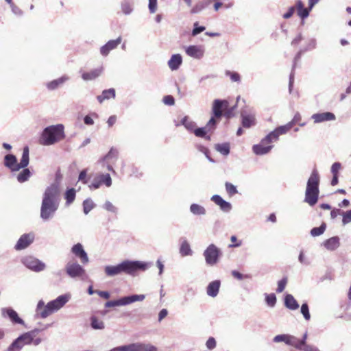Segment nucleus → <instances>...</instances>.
I'll use <instances>...</instances> for the list:
<instances>
[{"label":"nucleus","mask_w":351,"mask_h":351,"mask_svg":"<svg viewBox=\"0 0 351 351\" xmlns=\"http://www.w3.org/2000/svg\"><path fill=\"white\" fill-rule=\"evenodd\" d=\"M180 125L184 126V128L190 132H193L196 128V123L192 121L189 117L185 116L183 117L180 123H176V126H180Z\"/></svg>","instance_id":"obj_26"},{"label":"nucleus","mask_w":351,"mask_h":351,"mask_svg":"<svg viewBox=\"0 0 351 351\" xmlns=\"http://www.w3.org/2000/svg\"><path fill=\"white\" fill-rule=\"evenodd\" d=\"M182 63V58L180 54H173L168 61V66L171 71H176L179 69Z\"/></svg>","instance_id":"obj_25"},{"label":"nucleus","mask_w":351,"mask_h":351,"mask_svg":"<svg viewBox=\"0 0 351 351\" xmlns=\"http://www.w3.org/2000/svg\"><path fill=\"white\" fill-rule=\"evenodd\" d=\"M87 169H83L79 175L78 180L82 182L83 184H87L88 180L86 179Z\"/></svg>","instance_id":"obj_63"},{"label":"nucleus","mask_w":351,"mask_h":351,"mask_svg":"<svg viewBox=\"0 0 351 351\" xmlns=\"http://www.w3.org/2000/svg\"><path fill=\"white\" fill-rule=\"evenodd\" d=\"M302 351H319V350L313 346V345H309V344H305V345H303L302 347Z\"/></svg>","instance_id":"obj_64"},{"label":"nucleus","mask_w":351,"mask_h":351,"mask_svg":"<svg viewBox=\"0 0 351 351\" xmlns=\"http://www.w3.org/2000/svg\"><path fill=\"white\" fill-rule=\"evenodd\" d=\"M307 337H308V335H307V332H306L302 338L301 339H298L297 337H296V349H298V350H302V347L303 345H305L306 343V339H307Z\"/></svg>","instance_id":"obj_53"},{"label":"nucleus","mask_w":351,"mask_h":351,"mask_svg":"<svg viewBox=\"0 0 351 351\" xmlns=\"http://www.w3.org/2000/svg\"><path fill=\"white\" fill-rule=\"evenodd\" d=\"M228 107V102L227 100L215 99L213 104V113L215 117L220 118L223 114V111H225Z\"/></svg>","instance_id":"obj_16"},{"label":"nucleus","mask_w":351,"mask_h":351,"mask_svg":"<svg viewBox=\"0 0 351 351\" xmlns=\"http://www.w3.org/2000/svg\"><path fill=\"white\" fill-rule=\"evenodd\" d=\"M115 95V90L112 88L103 90L101 95L97 96V99L99 103H102L106 99L114 98Z\"/></svg>","instance_id":"obj_33"},{"label":"nucleus","mask_w":351,"mask_h":351,"mask_svg":"<svg viewBox=\"0 0 351 351\" xmlns=\"http://www.w3.org/2000/svg\"><path fill=\"white\" fill-rule=\"evenodd\" d=\"M118 155V152L117 150L114 149H111L109 152L102 158L103 161L109 160L110 158H117Z\"/></svg>","instance_id":"obj_57"},{"label":"nucleus","mask_w":351,"mask_h":351,"mask_svg":"<svg viewBox=\"0 0 351 351\" xmlns=\"http://www.w3.org/2000/svg\"><path fill=\"white\" fill-rule=\"evenodd\" d=\"M341 167V165L339 162H336L332 164L331 167V173L332 175H338L339 171Z\"/></svg>","instance_id":"obj_62"},{"label":"nucleus","mask_w":351,"mask_h":351,"mask_svg":"<svg viewBox=\"0 0 351 351\" xmlns=\"http://www.w3.org/2000/svg\"><path fill=\"white\" fill-rule=\"evenodd\" d=\"M190 212L194 215H205L206 213V208L197 204H192L190 206Z\"/></svg>","instance_id":"obj_35"},{"label":"nucleus","mask_w":351,"mask_h":351,"mask_svg":"<svg viewBox=\"0 0 351 351\" xmlns=\"http://www.w3.org/2000/svg\"><path fill=\"white\" fill-rule=\"evenodd\" d=\"M215 118V117H211L205 126L209 132L214 130L216 128L217 121Z\"/></svg>","instance_id":"obj_50"},{"label":"nucleus","mask_w":351,"mask_h":351,"mask_svg":"<svg viewBox=\"0 0 351 351\" xmlns=\"http://www.w3.org/2000/svg\"><path fill=\"white\" fill-rule=\"evenodd\" d=\"M221 282L219 280H214L210 282L206 288V293L208 296L215 298L219 291Z\"/></svg>","instance_id":"obj_24"},{"label":"nucleus","mask_w":351,"mask_h":351,"mask_svg":"<svg viewBox=\"0 0 351 351\" xmlns=\"http://www.w3.org/2000/svg\"><path fill=\"white\" fill-rule=\"evenodd\" d=\"M278 134L276 130L268 134L263 139H262L263 143H271L274 141L278 140Z\"/></svg>","instance_id":"obj_40"},{"label":"nucleus","mask_w":351,"mask_h":351,"mask_svg":"<svg viewBox=\"0 0 351 351\" xmlns=\"http://www.w3.org/2000/svg\"><path fill=\"white\" fill-rule=\"evenodd\" d=\"M60 195L59 186L56 183L45 189L40 210V217L43 221H48L54 217L60 205Z\"/></svg>","instance_id":"obj_1"},{"label":"nucleus","mask_w":351,"mask_h":351,"mask_svg":"<svg viewBox=\"0 0 351 351\" xmlns=\"http://www.w3.org/2000/svg\"><path fill=\"white\" fill-rule=\"evenodd\" d=\"M65 205L70 206L75 200L76 197V191L73 188L67 189L64 193Z\"/></svg>","instance_id":"obj_34"},{"label":"nucleus","mask_w":351,"mask_h":351,"mask_svg":"<svg viewBox=\"0 0 351 351\" xmlns=\"http://www.w3.org/2000/svg\"><path fill=\"white\" fill-rule=\"evenodd\" d=\"M265 302L270 307H274L276 304V296L274 293L265 294Z\"/></svg>","instance_id":"obj_46"},{"label":"nucleus","mask_w":351,"mask_h":351,"mask_svg":"<svg viewBox=\"0 0 351 351\" xmlns=\"http://www.w3.org/2000/svg\"><path fill=\"white\" fill-rule=\"evenodd\" d=\"M91 324L92 328L94 329L101 330V329H104L105 327L104 323L102 321L99 320L95 317H91V324Z\"/></svg>","instance_id":"obj_45"},{"label":"nucleus","mask_w":351,"mask_h":351,"mask_svg":"<svg viewBox=\"0 0 351 351\" xmlns=\"http://www.w3.org/2000/svg\"><path fill=\"white\" fill-rule=\"evenodd\" d=\"M34 240V234L32 233L24 234L18 240L14 248L21 250L27 248Z\"/></svg>","instance_id":"obj_15"},{"label":"nucleus","mask_w":351,"mask_h":351,"mask_svg":"<svg viewBox=\"0 0 351 351\" xmlns=\"http://www.w3.org/2000/svg\"><path fill=\"white\" fill-rule=\"evenodd\" d=\"M70 294L59 295L55 300L49 301L47 304L43 300L38 302L35 310V317L45 319L55 312L61 309L70 300Z\"/></svg>","instance_id":"obj_3"},{"label":"nucleus","mask_w":351,"mask_h":351,"mask_svg":"<svg viewBox=\"0 0 351 351\" xmlns=\"http://www.w3.org/2000/svg\"><path fill=\"white\" fill-rule=\"evenodd\" d=\"M301 313L303 315L304 319L306 320H309L311 318V315L309 313L308 306L306 303H304L301 306Z\"/></svg>","instance_id":"obj_49"},{"label":"nucleus","mask_w":351,"mask_h":351,"mask_svg":"<svg viewBox=\"0 0 351 351\" xmlns=\"http://www.w3.org/2000/svg\"><path fill=\"white\" fill-rule=\"evenodd\" d=\"M325 230H326V224L322 223L319 227H315V228H312L311 230V234L313 237H317V236L322 234L324 232Z\"/></svg>","instance_id":"obj_44"},{"label":"nucleus","mask_w":351,"mask_h":351,"mask_svg":"<svg viewBox=\"0 0 351 351\" xmlns=\"http://www.w3.org/2000/svg\"><path fill=\"white\" fill-rule=\"evenodd\" d=\"M299 262L304 265H309V260L304 256L303 251H301L298 256Z\"/></svg>","instance_id":"obj_59"},{"label":"nucleus","mask_w":351,"mask_h":351,"mask_svg":"<svg viewBox=\"0 0 351 351\" xmlns=\"http://www.w3.org/2000/svg\"><path fill=\"white\" fill-rule=\"evenodd\" d=\"M148 8L150 13H155L157 9V0H149Z\"/></svg>","instance_id":"obj_60"},{"label":"nucleus","mask_w":351,"mask_h":351,"mask_svg":"<svg viewBox=\"0 0 351 351\" xmlns=\"http://www.w3.org/2000/svg\"><path fill=\"white\" fill-rule=\"evenodd\" d=\"M269 143H263L262 141L252 147L254 153L256 155H265L269 153L272 149V145H267Z\"/></svg>","instance_id":"obj_23"},{"label":"nucleus","mask_w":351,"mask_h":351,"mask_svg":"<svg viewBox=\"0 0 351 351\" xmlns=\"http://www.w3.org/2000/svg\"><path fill=\"white\" fill-rule=\"evenodd\" d=\"M215 149L222 155L227 156L230 153V144L228 143L216 144Z\"/></svg>","instance_id":"obj_39"},{"label":"nucleus","mask_w":351,"mask_h":351,"mask_svg":"<svg viewBox=\"0 0 351 351\" xmlns=\"http://www.w3.org/2000/svg\"><path fill=\"white\" fill-rule=\"evenodd\" d=\"M121 38L119 37L116 40H110L100 49V53L102 56H106L108 55L110 51L114 49H116L117 46L121 43Z\"/></svg>","instance_id":"obj_22"},{"label":"nucleus","mask_w":351,"mask_h":351,"mask_svg":"<svg viewBox=\"0 0 351 351\" xmlns=\"http://www.w3.org/2000/svg\"><path fill=\"white\" fill-rule=\"evenodd\" d=\"M311 119L315 123H322L324 121H335L336 119L335 115L330 112L316 113L311 116Z\"/></svg>","instance_id":"obj_20"},{"label":"nucleus","mask_w":351,"mask_h":351,"mask_svg":"<svg viewBox=\"0 0 351 351\" xmlns=\"http://www.w3.org/2000/svg\"><path fill=\"white\" fill-rule=\"evenodd\" d=\"M208 350H213L216 347V341L214 337H209L206 343Z\"/></svg>","instance_id":"obj_61"},{"label":"nucleus","mask_w":351,"mask_h":351,"mask_svg":"<svg viewBox=\"0 0 351 351\" xmlns=\"http://www.w3.org/2000/svg\"><path fill=\"white\" fill-rule=\"evenodd\" d=\"M1 313L3 316L7 315L13 323L24 325V321L19 317L18 313L14 309L3 308Z\"/></svg>","instance_id":"obj_21"},{"label":"nucleus","mask_w":351,"mask_h":351,"mask_svg":"<svg viewBox=\"0 0 351 351\" xmlns=\"http://www.w3.org/2000/svg\"><path fill=\"white\" fill-rule=\"evenodd\" d=\"M156 346L150 343H133L114 348L109 351H157Z\"/></svg>","instance_id":"obj_8"},{"label":"nucleus","mask_w":351,"mask_h":351,"mask_svg":"<svg viewBox=\"0 0 351 351\" xmlns=\"http://www.w3.org/2000/svg\"><path fill=\"white\" fill-rule=\"evenodd\" d=\"M29 162V147L27 146L24 147L23 149L22 157L19 163H17L16 157L13 154H8L4 158L5 166L10 169L12 171H17L21 168L27 167Z\"/></svg>","instance_id":"obj_6"},{"label":"nucleus","mask_w":351,"mask_h":351,"mask_svg":"<svg viewBox=\"0 0 351 351\" xmlns=\"http://www.w3.org/2000/svg\"><path fill=\"white\" fill-rule=\"evenodd\" d=\"M310 10L309 7L308 8L304 7L301 10H298V14L301 19H304L308 16Z\"/></svg>","instance_id":"obj_56"},{"label":"nucleus","mask_w":351,"mask_h":351,"mask_svg":"<svg viewBox=\"0 0 351 351\" xmlns=\"http://www.w3.org/2000/svg\"><path fill=\"white\" fill-rule=\"evenodd\" d=\"M152 266V262L126 260L117 265L106 266L104 270L108 276H114L121 273L134 276L137 271H146Z\"/></svg>","instance_id":"obj_2"},{"label":"nucleus","mask_w":351,"mask_h":351,"mask_svg":"<svg viewBox=\"0 0 351 351\" xmlns=\"http://www.w3.org/2000/svg\"><path fill=\"white\" fill-rule=\"evenodd\" d=\"M186 53L193 58L201 59L204 54V50L202 46L190 45L185 49Z\"/></svg>","instance_id":"obj_18"},{"label":"nucleus","mask_w":351,"mask_h":351,"mask_svg":"<svg viewBox=\"0 0 351 351\" xmlns=\"http://www.w3.org/2000/svg\"><path fill=\"white\" fill-rule=\"evenodd\" d=\"M209 5V2L206 1H202L196 3L191 10V14H198L201 12L203 10L208 7Z\"/></svg>","instance_id":"obj_38"},{"label":"nucleus","mask_w":351,"mask_h":351,"mask_svg":"<svg viewBox=\"0 0 351 351\" xmlns=\"http://www.w3.org/2000/svg\"><path fill=\"white\" fill-rule=\"evenodd\" d=\"M206 263L208 265L213 266L217 263L220 256H221V252L214 244H210L207 248L204 250L203 254Z\"/></svg>","instance_id":"obj_9"},{"label":"nucleus","mask_w":351,"mask_h":351,"mask_svg":"<svg viewBox=\"0 0 351 351\" xmlns=\"http://www.w3.org/2000/svg\"><path fill=\"white\" fill-rule=\"evenodd\" d=\"M241 124L245 128L256 125V114L254 109L245 107L241 110Z\"/></svg>","instance_id":"obj_10"},{"label":"nucleus","mask_w":351,"mask_h":351,"mask_svg":"<svg viewBox=\"0 0 351 351\" xmlns=\"http://www.w3.org/2000/svg\"><path fill=\"white\" fill-rule=\"evenodd\" d=\"M71 251L76 257L80 258L82 264H87L89 262L88 254L81 243L75 244L71 247Z\"/></svg>","instance_id":"obj_14"},{"label":"nucleus","mask_w":351,"mask_h":351,"mask_svg":"<svg viewBox=\"0 0 351 351\" xmlns=\"http://www.w3.org/2000/svg\"><path fill=\"white\" fill-rule=\"evenodd\" d=\"M319 176L316 169H314L306 184L304 202L310 206H314L318 200L319 196Z\"/></svg>","instance_id":"obj_5"},{"label":"nucleus","mask_w":351,"mask_h":351,"mask_svg":"<svg viewBox=\"0 0 351 351\" xmlns=\"http://www.w3.org/2000/svg\"><path fill=\"white\" fill-rule=\"evenodd\" d=\"M65 271L71 278H82L85 275V269L76 262H68L65 266Z\"/></svg>","instance_id":"obj_11"},{"label":"nucleus","mask_w":351,"mask_h":351,"mask_svg":"<svg viewBox=\"0 0 351 351\" xmlns=\"http://www.w3.org/2000/svg\"><path fill=\"white\" fill-rule=\"evenodd\" d=\"M101 184H105L107 187H110L112 185V179L110 174L102 173L95 177L93 182L89 185V188L97 189H99Z\"/></svg>","instance_id":"obj_13"},{"label":"nucleus","mask_w":351,"mask_h":351,"mask_svg":"<svg viewBox=\"0 0 351 351\" xmlns=\"http://www.w3.org/2000/svg\"><path fill=\"white\" fill-rule=\"evenodd\" d=\"M145 298V295L143 294H134L128 296H124L119 298L118 300L108 301L105 304V307L112 308L114 306H126L135 302H141L144 300Z\"/></svg>","instance_id":"obj_7"},{"label":"nucleus","mask_w":351,"mask_h":351,"mask_svg":"<svg viewBox=\"0 0 351 351\" xmlns=\"http://www.w3.org/2000/svg\"><path fill=\"white\" fill-rule=\"evenodd\" d=\"M23 169L17 175V180L20 183H23L29 180L32 176L30 170L26 167L23 168Z\"/></svg>","instance_id":"obj_36"},{"label":"nucleus","mask_w":351,"mask_h":351,"mask_svg":"<svg viewBox=\"0 0 351 351\" xmlns=\"http://www.w3.org/2000/svg\"><path fill=\"white\" fill-rule=\"evenodd\" d=\"M179 252L182 256H191L193 254V251L191 248V246L189 242L183 239L180 246Z\"/></svg>","instance_id":"obj_28"},{"label":"nucleus","mask_w":351,"mask_h":351,"mask_svg":"<svg viewBox=\"0 0 351 351\" xmlns=\"http://www.w3.org/2000/svg\"><path fill=\"white\" fill-rule=\"evenodd\" d=\"M324 245L328 250H335L339 246V239L338 237H331L324 242Z\"/></svg>","instance_id":"obj_31"},{"label":"nucleus","mask_w":351,"mask_h":351,"mask_svg":"<svg viewBox=\"0 0 351 351\" xmlns=\"http://www.w3.org/2000/svg\"><path fill=\"white\" fill-rule=\"evenodd\" d=\"M95 206V203L90 198H87L83 202V211L85 215L89 213V212L93 209Z\"/></svg>","instance_id":"obj_41"},{"label":"nucleus","mask_w":351,"mask_h":351,"mask_svg":"<svg viewBox=\"0 0 351 351\" xmlns=\"http://www.w3.org/2000/svg\"><path fill=\"white\" fill-rule=\"evenodd\" d=\"M23 348V345L21 344L20 341H19L18 338H16L8 347L6 351H21Z\"/></svg>","instance_id":"obj_43"},{"label":"nucleus","mask_w":351,"mask_h":351,"mask_svg":"<svg viewBox=\"0 0 351 351\" xmlns=\"http://www.w3.org/2000/svg\"><path fill=\"white\" fill-rule=\"evenodd\" d=\"M211 200L219 206L220 209L224 213H229L232 208V204L224 200L220 195H214L211 197Z\"/></svg>","instance_id":"obj_19"},{"label":"nucleus","mask_w":351,"mask_h":351,"mask_svg":"<svg viewBox=\"0 0 351 351\" xmlns=\"http://www.w3.org/2000/svg\"><path fill=\"white\" fill-rule=\"evenodd\" d=\"M102 72L101 68L95 69L90 72H85L82 75V77L85 81L93 80L99 77Z\"/></svg>","instance_id":"obj_29"},{"label":"nucleus","mask_w":351,"mask_h":351,"mask_svg":"<svg viewBox=\"0 0 351 351\" xmlns=\"http://www.w3.org/2000/svg\"><path fill=\"white\" fill-rule=\"evenodd\" d=\"M343 213L342 223L343 225L348 224L351 222V209L346 212Z\"/></svg>","instance_id":"obj_55"},{"label":"nucleus","mask_w":351,"mask_h":351,"mask_svg":"<svg viewBox=\"0 0 351 351\" xmlns=\"http://www.w3.org/2000/svg\"><path fill=\"white\" fill-rule=\"evenodd\" d=\"M209 132V131L206 129V127L197 128L195 129L193 133L197 137H204L207 140L210 139V136H206V133Z\"/></svg>","instance_id":"obj_42"},{"label":"nucleus","mask_w":351,"mask_h":351,"mask_svg":"<svg viewBox=\"0 0 351 351\" xmlns=\"http://www.w3.org/2000/svg\"><path fill=\"white\" fill-rule=\"evenodd\" d=\"M64 138V126L62 124L50 125L44 129L40 139L43 145H53Z\"/></svg>","instance_id":"obj_4"},{"label":"nucleus","mask_w":351,"mask_h":351,"mask_svg":"<svg viewBox=\"0 0 351 351\" xmlns=\"http://www.w3.org/2000/svg\"><path fill=\"white\" fill-rule=\"evenodd\" d=\"M24 265L32 271L40 272L45 269L46 265L34 256H26L23 259Z\"/></svg>","instance_id":"obj_12"},{"label":"nucleus","mask_w":351,"mask_h":351,"mask_svg":"<svg viewBox=\"0 0 351 351\" xmlns=\"http://www.w3.org/2000/svg\"><path fill=\"white\" fill-rule=\"evenodd\" d=\"M225 187L226 192L230 196H233L234 195L237 194L238 193V191L237 189V187L230 182H226Z\"/></svg>","instance_id":"obj_47"},{"label":"nucleus","mask_w":351,"mask_h":351,"mask_svg":"<svg viewBox=\"0 0 351 351\" xmlns=\"http://www.w3.org/2000/svg\"><path fill=\"white\" fill-rule=\"evenodd\" d=\"M103 208L112 213L116 214L117 213V208L114 206L110 201H106L104 204Z\"/></svg>","instance_id":"obj_52"},{"label":"nucleus","mask_w":351,"mask_h":351,"mask_svg":"<svg viewBox=\"0 0 351 351\" xmlns=\"http://www.w3.org/2000/svg\"><path fill=\"white\" fill-rule=\"evenodd\" d=\"M275 343L284 342L288 346H291L296 348V337L289 334H282L275 336L273 339Z\"/></svg>","instance_id":"obj_17"},{"label":"nucleus","mask_w":351,"mask_h":351,"mask_svg":"<svg viewBox=\"0 0 351 351\" xmlns=\"http://www.w3.org/2000/svg\"><path fill=\"white\" fill-rule=\"evenodd\" d=\"M226 75L230 76V80L232 82H239L241 80L240 75L237 72L226 71Z\"/></svg>","instance_id":"obj_54"},{"label":"nucleus","mask_w":351,"mask_h":351,"mask_svg":"<svg viewBox=\"0 0 351 351\" xmlns=\"http://www.w3.org/2000/svg\"><path fill=\"white\" fill-rule=\"evenodd\" d=\"M287 283V277H285V278H282L280 280H279L278 282V287L276 289V291L278 293H282L285 290Z\"/></svg>","instance_id":"obj_51"},{"label":"nucleus","mask_w":351,"mask_h":351,"mask_svg":"<svg viewBox=\"0 0 351 351\" xmlns=\"http://www.w3.org/2000/svg\"><path fill=\"white\" fill-rule=\"evenodd\" d=\"M17 338L23 345V347H24L25 345H31L33 340L32 333L28 332L23 333Z\"/></svg>","instance_id":"obj_37"},{"label":"nucleus","mask_w":351,"mask_h":351,"mask_svg":"<svg viewBox=\"0 0 351 351\" xmlns=\"http://www.w3.org/2000/svg\"><path fill=\"white\" fill-rule=\"evenodd\" d=\"M69 77L66 75L62 76L60 78L54 80L47 84V87L49 90H55L59 86L63 84L65 82L68 81Z\"/></svg>","instance_id":"obj_30"},{"label":"nucleus","mask_w":351,"mask_h":351,"mask_svg":"<svg viewBox=\"0 0 351 351\" xmlns=\"http://www.w3.org/2000/svg\"><path fill=\"white\" fill-rule=\"evenodd\" d=\"M134 3L132 0H123L121 3V9L123 14L129 15L133 12Z\"/></svg>","instance_id":"obj_32"},{"label":"nucleus","mask_w":351,"mask_h":351,"mask_svg":"<svg viewBox=\"0 0 351 351\" xmlns=\"http://www.w3.org/2000/svg\"><path fill=\"white\" fill-rule=\"evenodd\" d=\"M204 29H205V27L198 26V23L196 22L194 23V28L192 31V35L195 36L199 34V33L202 32L203 31H204Z\"/></svg>","instance_id":"obj_58"},{"label":"nucleus","mask_w":351,"mask_h":351,"mask_svg":"<svg viewBox=\"0 0 351 351\" xmlns=\"http://www.w3.org/2000/svg\"><path fill=\"white\" fill-rule=\"evenodd\" d=\"M285 306L290 310H296L299 308V304L291 294L285 295Z\"/></svg>","instance_id":"obj_27"},{"label":"nucleus","mask_w":351,"mask_h":351,"mask_svg":"<svg viewBox=\"0 0 351 351\" xmlns=\"http://www.w3.org/2000/svg\"><path fill=\"white\" fill-rule=\"evenodd\" d=\"M291 128H292L291 123H288L284 125H281V126L276 128L275 130H276L278 136H280L281 134H286Z\"/></svg>","instance_id":"obj_48"}]
</instances>
